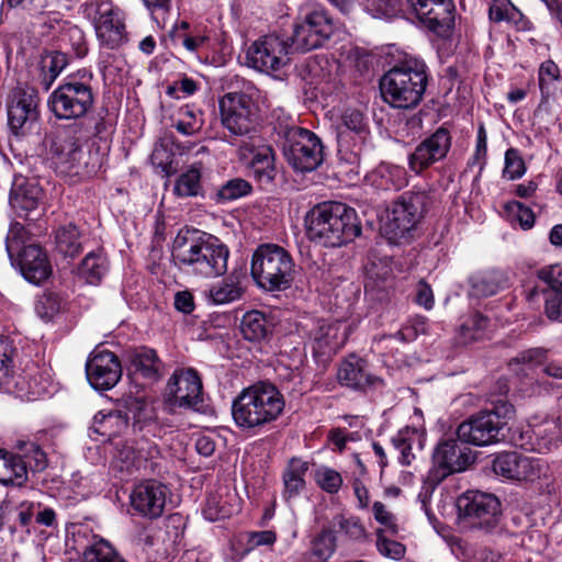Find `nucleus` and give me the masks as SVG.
I'll use <instances>...</instances> for the list:
<instances>
[{"label":"nucleus","mask_w":562,"mask_h":562,"mask_svg":"<svg viewBox=\"0 0 562 562\" xmlns=\"http://www.w3.org/2000/svg\"><path fill=\"white\" fill-rule=\"evenodd\" d=\"M229 250L218 238L196 232L178 234L172 258L181 269L202 278H216L227 271Z\"/></svg>","instance_id":"1"},{"label":"nucleus","mask_w":562,"mask_h":562,"mask_svg":"<svg viewBox=\"0 0 562 562\" xmlns=\"http://www.w3.org/2000/svg\"><path fill=\"white\" fill-rule=\"evenodd\" d=\"M305 227L310 240L324 247H341L361 234L356 211L334 201L313 206L305 215Z\"/></svg>","instance_id":"2"},{"label":"nucleus","mask_w":562,"mask_h":562,"mask_svg":"<svg viewBox=\"0 0 562 562\" xmlns=\"http://www.w3.org/2000/svg\"><path fill=\"white\" fill-rule=\"evenodd\" d=\"M285 401L276 385L257 382L244 389L232 403V417L241 431L257 434L283 413Z\"/></svg>","instance_id":"3"},{"label":"nucleus","mask_w":562,"mask_h":562,"mask_svg":"<svg viewBox=\"0 0 562 562\" xmlns=\"http://www.w3.org/2000/svg\"><path fill=\"white\" fill-rule=\"evenodd\" d=\"M428 83L426 64L414 57L386 71L380 80L384 100L394 108L412 109L419 104Z\"/></svg>","instance_id":"4"},{"label":"nucleus","mask_w":562,"mask_h":562,"mask_svg":"<svg viewBox=\"0 0 562 562\" xmlns=\"http://www.w3.org/2000/svg\"><path fill=\"white\" fill-rule=\"evenodd\" d=\"M408 5L416 18L431 32L442 38L452 35L454 5L451 0H366L367 9L374 16L390 18Z\"/></svg>","instance_id":"5"},{"label":"nucleus","mask_w":562,"mask_h":562,"mask_svg":"<svg viewBox=\"0 0 562 562\" xmlns=\"http://www.w3.org/2000/svg\"><path fill=\"white\" fill-rule=\"evenodd\" d=\"M250 272L257 285L267 291L289 289L295 273L291 255L276 244H263L255 250Z\"/></svg>","instance_id":"6"},{"label":"nucleus","mask_w":562,"mask_h":562,"mask_svg":"<svg viewBox=\"0 0 562 562\" xmlns=\"http://www.w3.org/2000/svg\"><path fill=\"white\" fill-rule=\"evenodd\" d=\"M334 21L327 10L314 0L304 1L299 8L297 22L290 37L296 52H310L323 46L333 35Z\"/></svg>","instance_id":"7"},{"label":"nucleus","mask_w":562,"mask_h":562,"mask_svg":"<svg viewBox=\"0 0 562 562\" xmlns=\"http://www.w3.org/2000/svg\"><path fill=\"white\" fill-rule=\"evenodd\" d=\"M91 80V72L79 71L52 92L48 105L56 117L72 120L88 113L94 102Z\"/></svg>","instance_id":"8"},{"label":"nucleus","mask_w":562,"mask_h":562,"mask_svg":"<svg viewBox=\"0 0 562 562\" xmlns=\"http://www.w3.org/2000/svg\"><path fill=\"white\" fill-rule=\"evenodd\" d=\"M431 199L425 191H408L392 203L383 229L394 244L406 243L424 217Z\"/></svg>","instance_id":"9"},{"label":"nucleus","mask_w":562,"mask_h":562,"mask_svg":"<svg viewBox=\"0 0 562 562\" xmlns=\"http://www.w3.org/2000/svg\"><path fill=\"white\" fill-rule=\"evenodd\" d=\"M26 232L22 224L11 225L7 238L5 249L11 260L16 257V263L25 280L40 284L52 273V266L44 249L35 244L25 245Z\"/></svg>","instance_id":"10"},{"label":"nucleus","mask_w":562,"mask_h":562,"mask_svg":"<svg viewBox=\"0 0 562 562\" xmlns=\"http://www.w3.org/2000/svg\"><path fill=\"white\" fill-rule=\"evenodd\" d=\"M282 133L283 156L295 171L311 172L322 165L324 147L315 133L295 125L286 127Z\"/></svg>","instance_id":"11"},{"label":"nucleus","mask_w":562,"mask_h":562,"mask_svg":"<svg viewBox=\"0 0 562 562\" xmlns=\"http://www.w3.org/2000/svg\"><path fill=\"white\" fill-rule=\"evenodd\" d=\"M513 414V406L503 404L491 411H482L462 422L457 428L460 441L485 447L499 441L501 431Z\"/></svg>","instance_id":"12"},{"label":"nucleus","mask_w":562,"mask_h":562,"mask_svg":"<svg viewBox=\"0 0 562 562\" xmlns=\"http://www.w3.org/2000/svg\"><path fill=\"white\" fill-rule=\"evenodd\" d=\"M459 522L467 528L491 532L501 518V502L490 493L467 491L457 499Z\"/></svg>","instance_id":"13"},{"label":"nucleus","mask_w":562,"mask_h":562,"mask_svg":"<svg viewBox=\"0 0 562 562\" xmlns=\"http://www.w3.org/2000/svg\"><path fill=\"white\" fill-rule=\"evenodd\" d=\"M50 149L60 172L69 176L91 178L99 172L103 164L99 148L85 147L72 137L54 142Z\"/></svg>","instance_id":"14"},{"label":"nucleus","mask_w":562,"mask_h":562,"mask_svg":"<svg viewBox=\"0 0 562 562\" xmlns=\"http://www.w3.org/2000/svg\"><path fill=\"white\" fill-rule=\"evenodd\" d=\"M291 44L276 34L259 37L252 42L246 52V63L249 67L281 78L289 64V52Z\"/></svg>","instance_id":"15"},{"label":"nucleus","mask_w":562,"mask_h":562,"mask_svg":"<svg viewBox=\"0 0 562 562\" xmlns=\"http://www.w3.org/2000/svg\"><path fill=\"white\" fill-rule=\"evenodd\" d=\"M165 403L171 414L179 409L201 412L204 397L198 372L193 369L176 370L167 383Z\"/></svg>","instance_id":"16"},{"label":"nucleus","mask_w":562,"mask_h":562,"mask_svg":"<svg viewBox=\"0 0 562 562\" xmlns=\"http://www.w3.org/2000/svg\"><path fill=\"white\" fill-rule=\"evenodd\" d=\"M459 441V438H446L437 443L428 473L430 482L438 484L453 473L465 471L474 462L471 448Z\"/></svg>","instance_id":"17"},{"label":"nucleus","mask_w":562,"mask_h":562,"mask_svg":"<svg viewBox=\"0 0 562 562\" xmlns=\"http://www.w3.org/2000/svg\"><path fill=\"white\" fill-rule=\"evenodd\" d=\"M221 122L232 136L249 140L256 130L255 105L245 93L229 92L220 100Z\"/></svg>","instance_id":"18"},{"label":"nucleus","mask_w":562,"mask_h":562,"mask_svg":"<svg viewBox=\"0 0 562 562\" xmlns=\"http://www.w3.org/2000/svg\"><path fill=\"white\" fill-rule=\"evenodd\" d=\"M38 97L33 88L16 87L7 99V115L10 131L24 136L33 130L38 120Z\"/></svg>","instance_id":"19"},{"label":"nucleus","mask_w":562,"mask_h":562,"mask_svg":"<svg viewBox=\"0 0 562 562\" xmlns=\"http://www.w3.org/2000/svg\"><path fill=\"white\" fill-rule=\"evenodd\" d=\"M553 493L554 476L547 460L529 458V506L541 521L551 513Z\"/></svg>","instance_id":"20"},{"label":"nucleus","mask_w":562,"mask_h":562,"mask_svg":"<svg viewBox=\"0 0 562 562\" xmlns=\"http://www.w3.org/2000/svg\"><path fill=\"white\" fill-rule=\"evenodd\" d=\"M15 348L12 341L0 335V389L7 393H15L20 397L33 401L44 393V387L36 382L25 381L22 376H16L13 366V353Z\"/></svg>","instance_id":"21"},{"label":"nucleus","mask_w":562,"mask_h":562,"mask_svg":"<svg viewBox=\"0 0 562 562\" xmlns=\"http://www.w3.org/2000/svg\"><path fill=\"white\" fill-rule=\"evenodd\" d=\"M44 196L37 180L18 176L11 186L9 203L20 217L35 220L44 211Z\"/></svg>","instance_id":"22"},{"label":"nucleus","mask_w":562,"mask_h":562,"mask_svg":"<svg viewBox=\"0 0 562 562\" xmlns=\"http://www.w3.org/2000/svg\"><path fill=\"white\" fill-rule=\"evenodd\" d=\"M452 137L446 127H439L422 140L408 155V167L416 175L445 159L451 148Z\"/></svg>","instance_id":"23"},{"label":"nucleus","mask_w":562,"mask_h":562,"mask_svg":"<svg viewBox=\"0 0 562 562\" xmlns=\"http://www.w3.org/2000/svg\"><path fill=\"white\" fill-rule=\"evenodd\" d=\"M240 160L245 161L254 176L261 183H270L277 175L274 151L270 145L262 144L261 139L250 136L249 140L241 139L238 145Z\"/></svg>","instance_id":"24"},{"label":"nucleus","mask_w":562,"mask_h":562,"mask_svg":"<svg viewBox=\"0 0 562 562\" xmlns=\"http://www.w3.org/2000/svg\"><path fill=\"white\" fill-rule=\"evenodd\" d=\"M342 124L344 128L338 134L339 151L350 154L347 159L351 164L358 162L370 139L364 116L358 110H348L342 116Z\"/></svg>","instance_id":"25"},{"label":"nucleus","mask_w":562,"mask_h":562,"mask_svg":"<svg viewBox=\"0 0 562 562\" xmlns=\"http://www.w3.org/2000/svg\"><path fill=\"white\" fill-rule=\"evenodd\" d=\"M87 379L99 391L114 387L122 378L119 358L109 350H93L86 363Z\"/></svg>","instance_id":"26"},{"label":"nucleus","mask_w":562,"mask_h":562,"mask_svg":"<svg viewBox=\"0 0 562 562\" xmlns=\"http://www.w3.org/2000/svg\"><path fill=\"white\" fill-rule=\"evenodd\" d=\"M168 488L162 483L148 480L136 485L131 494V504L135 512L149 519L162 515Z\"/></svg>","instance_id":"27"},{"label":"nucleus","mask_w":562,"mask_h":562,"mask_svg":"<svg viewBox=\"0 0 562 562\" xmlns=\"http://www.w3.org/2000/svg\"><path fill=\"white\" fill-rule=\"evenodd\" d=\"M94 29L100 44L109 49L120 47L126 40L125 25L119 10L111 4H100L94 16Z\"/></svg>","instance_id":"28"},{"label":"nucleus","mask_w":562,"mask_h":562,"mask_svg":"<svg viewBox=\"0 0 562 562\" xmlns=\"http://www.w3.org/2000/svg\"><path fill=\"white\" fill-rule=\"evenodd\" d=\"M337 380L342 386L362 392L383 385V380L372 375L368 371L367 362L356 355H350L341 361L337 371Z\"/></svg>","instance_id":"29"},{"label":"nucleus","mask_w":562,"mask_h":562,"mask_svg":"<svg viewBox=\"0 0 562 562\" xmlns=\"http://www.w3.org/2000/svg\"><path fill=\"white\" fill-rule=\"evenodd\" d=\"M562 435L558 417L535 413L529 417V446L531 450L544 453L551 450Z\"/></svg>","instance_id":"30"},{"label":"nucleus","mask_w":562,"mask_h":562,"mask_svg":"<svg viewBox=\"0 0 562 562\" xmlns=\"http://www.w3.org/2000/svg\"><path fill=\"white\" fill-rule=\"evenodd\" d=\"M126 355L132 368L142 378L150 382H156L160 379L162 362L154 349L142 346L128 350Z\"/></svg>","instance_id":"31"},{"label":"nucleus","mask_w":562,"mask_h":562,"mask_svg":"<svg viewBox=\"0 0 562 562\" xmlns=\"http://www.w3.org/2000/svg\"><path fill=\"white\" fill-rule=\"evenodd\" d=\"M160 451L154 442L140 441L137 443L136 450L125 447L120 451L119 460L122 462L121 471L133 474L142 468L146 469L147 462L158 458Z\"/></svg>","instance_id":"32"},{"label":"nucleus","mask_w":562,"mask_h":562,"mask_svg":"<svg viewBox=\"0 0 562 562\" xmlns=\"http://www.w3.org/2000/svg\"><path fill=\"white\" fill-rule=\"evenodd\" d=\"M471 296L487 297L497 294L507 285L505 274L495 269L480 271L469 279Z\"/></svg>","instance_id":"33"},{"label":"nucleus","mask_w":562,"mask_h":562,"mask_svg":"<svg viewBox=\"0 0 562 562\" xmlns=\"http://www.w3.org/2000/svg\"><path fill=\"white\" fill-rule=\"evenodd\" d=\"M308 471V462L300 458H292L282 474L283 498L289 502L297 497L305 490V474Z\"/></svg>","instance_id":"34"},{"label":"nucleus","mask_w":562,"mask_h":562,"mask_svg":"<svg viewBox=\"0 0 562 562\" xmlns=\"http://www.w3.org/2000/svg\"><path fill=\"white\" fill-rule=\"evenodd\" d=\"M122 414L126 419V428L131 423L135 432L143 431L146 427L151 426L155 419L154 407L142 397L126 398Z\"/></svg>","instance_id":"35"},{"label":"nucleus","mask_w":562,"mask_h":562,"mask_svg":"<svg viewBox=\"0 0 562 562\" xmlns=\"http://www.w3.org/2000/svg\"><path fill=\"white\" fill-rule=\"evenodd\" d=\"M237 510L236 494L220 490L207 496L203 515L210 521H217L231 517Z\"/></svg>","instance_id":"36"},{"label":"nucleus","mask_w":562,"mask_h":562,"mask_svg":"<svg viewBox=\"0 0 562 562\" xmlns=\"http://www.w3.org/2000/svg\"><path fill=\"white\" fill-rule=\"evenodd\" d=\"M27 481L26 463L18 453L0 449V483L22 486Z\"/></svg>","instance_id":"37"},{"label":"nucleus","mask_w":562,"mask_h":562,"mask_svg":"<svg viewBox=\"0 0 562 562\" xmlns=\"http://www.w3.org/2000/svg\"><path fill=\"white\" fill-rule=\"evenodd\" d=\"M495 474L508 480H524L527 474V458L516 451L498 454L492 464Z\"/></svg>","instance_id":"38"},{"label":"nucleus","mask_w":562,"mask_h":562,"mask_svg":"<svg viewBox=\"0 0 562 562\" xmlns=\"http://www.w3.org/2000/svg\"><path fill=\"white\" fill-rule=\"evenodd\" d=\"M390 269L385 266L371 263L367 269L364 293L370 300L383 301L387 297Z\"/></svg>","instance_id":"39"},{"label":"nucleus","mask_w":562,"mask_h":562,"mask_svg":"<svg viewBox=\"0 0 562 562\" xmlns=\"http://www.w3.org/2000/svg\"><path fill=\"white\" fill-rule=\"evenodd\" d=\"M109 270V262L101 250L86 255L78 268V274L87 283L95 285L101 282Z\"/></svg>","instance_id":"40"},{"label":"nucleus","mask_w":562,"mask_h":562,"mask_svg":"<svg viewBox=\"0 0 562 562\" xmlns=\"http://www.w3.org/2000/svg\"><path fill=\"white\" fill-rule=\"evenodd\" d=\"M126 429V419H124L122 411L111 412L109 414L98 413L93 417L90 430L100 435L106 440L121 435Z\"/></svg>","instance_id":"41"},{"label":"nucleus","mask_w":562,"mask_h":562,"mask_svg":"<svg viewBox=\"0 0 562 562\" xmlns=\"http://www.w3.org/2000/svg\"><path fill=\"white\" fill-rule=\"evenodd\" d=\"M202 165L193 164L188 170L182 172L176 180L173 193L178 198H193L203 195L201 182Z\"/></svg>","instance_id":"42"},{"label":"nucleus","mask_w":562,"mask_h":562,"mask_svg":"<svg viewBox=\"0 0 562 562\" xmlns=\"http://www.w3.org/2000/svg\"><path fill=\"white\" fill-rule=\"evenodd\" d=\"M55 239L58 252L65 257H75L82 250L81 235L71 223L59 227Z\"/></svg>","instance_id":"43"},{"label":"nucleus","mask_w":562,"mask_h":562,"mask_svg":"<svg viewBox=\"0 0 562 562\" xmlns=\"http://www.w3.org/2000/svg\"><path fill=\"white\" fill-rule=\"evenodd\" d=\"M14 448L18 451V456L26 463V470L41 472L47 468L46 453L36 442L18 440Z\"/></svg>","instance_id":"44"},{"label":"nucleus","mask_w":562,"mask_h":562,"mask_svg":"<svg viewBox=\"0 0 562 562\" xmlns=\"http://www.w3.org/2000/svg\"><path fill=\"white\" fill-rule=\"evenodd\" d=\"M81 562H126L119 554L115 548L106 540L99 539L88 546L83 553Z\"/></svg>","instance_id":"45"},{"label":"nucleus","mask_w":562,"mask_h":562,"mask_svg":"<svg viewBox=\"0 0 562 562\" xmlns=\"http://www.w3.org/2000/svg\"><path fill=\"white\" fill-rule=\"evenodd\" d=\"M488 14L494 22L507 21L516 24L518 31L525 30L522 13L509 0H493Z\"/></svg>","instance_id":"46"},{"label":"nucleus","mask_w":562,"mask_h":562,"mask_svg":"<svg viewBox=\"0 0 562 562\" xmlns=\"http://www.w3.org/2000/svg\"><path fill=\"white\" fill-rule=\"evenodd\" d=\"M336 550V537L330 529H323L311 541L310 555L314 562H327Z\"/></svg>","instance_id":"47"},{"label":"nucleus","mask_w":562,"mask_h":562,"mask_svg":"<svg viewBox=\"0 0 562 562\" xmlns=\"http://www.w3.org/2000/svg\"><path fill=\"white\" fill-rule=\"evenodd\" d=\"M173 126L182 135H194L199 133L203 126L202 112L194 110L190 105L182 106L178 111V117Z\"/></svg>","instance_id":"48"},{"label":"nucleus","mask_w":562,"mask_h":562,"mask_svg":"<svg viewBox=\"0 0 562 562\" xmlns=\"http://www.w3.org/2000/svg\"><path fill=\"white\" fill-rule=\"evenodd\" d=\"M67 302L58 293L45 291L35 301L37 316H56L66 312Z\"/></svg>","instance_id":"49"},{"label":"nucleus","mask_w":562,"mask_h":562,"mask_svg":"<svg viewBox=\"0 0 562 562\" xmlns=\"http://www.w3.org/2000/svg\"><path fill=\"white\" fill-rule=\"evenodd\" d=\"M403 170L397 167L382 165L371 175L372 183L381 190L398 189L402 186Z\"/></svg>","instance_id":"50"},{"label":"nucleus","mask_w":562,"mask_h":562,"mask_svg":"<svg viewBox=\"0 0 562 562\" xmlns=\"http://www.w3.org/2000/svg\"><path fill=\"white\" fill-rule=\"evenodd\" d=\"M317 325L318 329L315 333V339L330 348H336L339 345V334L341 329L340 321L333 318H318Z\"/></svg>","instance_id":"51"},{"label":"nucleus","mask_w":562,"mask_h":562,"mask_svg":"<svg viewBox=\"0 0 562 562\" xmlns=\"http://www.w3.org/2000/svg\"><path fill=\"white\" fill-rule=\"evenodd\" d=\"M239 329L243 337L249 341H260L272 331L267 318H241Z\"/></svg>","instance_id":"52"},{"label":"nucleus","mask_w":562,"mask_h":562,"mask_svg":"<svg viewBox=\"0 0 562 562\" xmlns=\"http://www.w3.org/2000/svg\"><path fill=\"white\" fill-rule=\"evenodd\" d=\"M67 65L68 57L61 52H53L43 59V70H47V75H45L43 79V85L46 90L50 88V85Z\"/></svg>","instance_id":"53"},{"label":"nucleus","mask_w":562,"mask_h":562,"mask_svg":"<svg viewBox=\"0 0 562 562\" xmlns=\"http://www.w3.org/2000/svg\"><path fill=\"white\" fill-rule=\"evenodd\" d=\"M251 184L241 178H234L225 182L217 191V201H233L248 195Z\"/></svg>","instance_id":"54"},{"label":"nucleus","mask_w":562,"mask_h":562,"mask_svg":"<svg viewBox=\"0 0 562 562\" xmlns=\"http://www.w3.org/2000/svg\"><path fill=\"white\" fill-rule=\"evenodd\" d=\"M243 290L233 282L223 281L210 290V299L214 304H228L241 297Z\"/></svg>","instance_id":"55"},{"label":"nucleus","mask_w":562,"mask_h":562,"mask_svg":"<svg viewBox=\"0 0 562 562\" xmlns=\"http://www.w3.org/2000/svg\"><path fill=\"white\" fill-rule=\"evenodd\" d=\"M487 318H465L458 327V340L460 344H470L483 336Z\"/></svg>","instance_id":"56"},{"label":"nucleus","mask_w":562,"mask_h":562,"mask_svg":"<svg viewBox=\"0 0 562 562\" xmlns=\"http://www.w3.org/2000/svg\"><path fill=\"white\" fill-rule=\"evenodd\" d=\"M502 216L513 226L527 229V207L519 201H508L503 205Z\"/></svg>","instance_id":"57"},{"label":"nucleus","mask_w":562,"mask_h":562,"mask_svg":"<svg viewBox=\"0 0 562 562\" xmlns=\"http://www.w3.org/2000/svg\"><path fill=\"white\" fill-rule=\"evenodd\" d=\"M315 481L316 484L325 492L329 494H336L341 485H342V477L340 473H338L336 470L330 468H319L315 472Z\"/></svg>","instance_id":"58"},{"label":"nucleus","mask_w":562,"mask_h":562,"mask_svg":"<svg viewBox=\"0 0 562 562\" xmlns=\"http://www.w3.org/2000/svg\"><path fill=\"white\" fill-rule=\"evenodd\" d=\"M419 330H423V327L419 328L416 324L403 326L394 336L393 335H382L379 338H374L373 348L378 351H383L389 347V341L397 338L400 341H411L414 340Z\"/></svg>","instance_id":"59"},{"label":"nucleus","mask_w":562,"mask_h":562,"mask_svg":"<svg viewBox=\"0 0 562 562\" xmlns=\"http://www.w3.org/2000/svg\"><path fill=\"white\" fill-rule=\"evenodd\" d=\"M526 170L525 160L515 148H509L505 154V167L503 176L508 180L520 178Z\"/></svg>","instance_id":"60"},{"label":"nucleus","mask_w":562,"mask_h":562,"mask_svg":"<svg viewBox=\"0 0 562 562\" xmlns=\"http://www.w3.org/2000/svg\"><path fill=\"white\" fill-rule=\"evenodd\" d=\"M537 277L549 286L550 291L562 292V265L543 267L537 271Z\"/></svg>","instance_id":"61"},{"label":"nucleus","mask_w":562,"mask_h":562,"mask_svg":"<svg viewBox=\"0 0 562 562\" xmlns=\"http://www.w3.org/2000/svg\"><path fill=\"white\" fill-rule=\"evenodd\" d=\"M376 549L382 555L393 560H400L405 554V547L395 540L383 537L382 530L378 531Z\"/></svg>","instance_id":"62"},{"label":"nucleus","mask_w":562,"mask_h":562,"mask_svg":"<svg viewBox=\"0 0 562 562\" xmlns=\"http://www.w3.org/2000/svg\"><path fill=\"white\" fill-rule=\"evenodd\" d=\"M409 431H400L396 436L392 438V443L394 448L400 452V462L403 465H409L414 459V454L412 453V442L411 437L408 436Z\"/></svg>","instance_id":"63"},{"label":"nucleus","mask_w":562,"mask_h":562,"mask_svg":"<svg viewBox=\"0 0 562 562\" xmlns=\"http://www.w3.org/2000/svg\"><path fill=\"white\" fill-rule=\"evenodd\" d=\"M335 521L350 539H361L366 533L363 526L355 517L337 516Z\"/></svg>","instance_id":"64"}]
</instances>
